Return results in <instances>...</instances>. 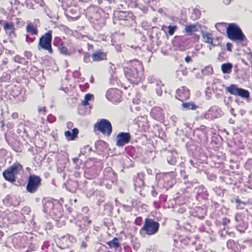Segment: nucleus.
I'll return each mask as SVG.
<instances>
[{
  "mask_svg": "<svg viewBox=\"0 0 252 252\" xmlns=\"http://www.w3.org/2000/svg\"><path fill=\"white\" fill-rule=\"evenodd\" d=\"M182 106L184 108H189L192 110L196 109V106L190 103H183Z\"/></svg>",
  "mask_w": 252,
  "mask_h": 252,
  "instance_id": "aec40b11",
  "label": "nucleus"
},
{
  "mask_svg": "<svg viewBox=\"0 0 252 252\" xmlns=\"http://www.w3.org/2000/svg\"><path fill=\"white\" fill-rule=\"evenodd\" d=\"M144 0V2L146 3H148L150 1V0Z\"/></svg>",
  "mask_w": 252,
  "mask_h": 252,
  "instance_id": "c756f323",
  "label": "nucleus"
},
{
  "mask_svg": "<svg viewBox=\"0 0 252 252\" xmlns=\"http://www.w3.org/2000/svg\"><path fill=\"white\" fill-rule=\"evenodd\" d=\"M191 60V58L190 57H187L186 58H185V61L187 63H189Z\"/></svg>",
  "mask_w": 252,
  "mask_h": 252,
  "instance_id": "cd10ccee",
  "label": "nucleus"
},
{
  "mask_svg": "<svg viewBox=\"0 0 252 252\" xmlns=\"http://www.w3.org/2000/svg\"><path fill=\"white\" fill-rule=\"evenodd\" d=\"M228 37L233 41H243L244 35L240 28L235 24H230L226 30Z\"/></svg>",
  "mask_w": 252,
  "mask_h": 252,
  "instance_id": "f257e3e1",
  "label": "nucleus"
},
{
  "mask_svg": "<svg viewBox=\"0 0 252 252\" xmlns=\"http://www.w3.org/2000/svg\"><path fill=\"white\" fill-rule=\"evenodd\" d=\"M3 175L6 180L11 183H13L15 180L14 175L9 168L3 172Z\"/></svg>",
  "mask_w": 252,
  "mask_h": 252,
  "instance_id": "f8f14e48",
  "label": "nucleus"
},
{
  "mask_svg": "<svg viewBox=\"0 0 252 252\" xmlns=\"http://www.w3.org/2000/svg\"><path fill=\"white\" fill-rule=\"evenodd\" d=\"M130 136L128 133H120L116 137V145L122 147L127 143L130 140Z\"/></svg>",
  "mask_w": 252,
  "mask_h": 252,
  "instance_id": "6e6552de",
  "label": "nucleus"
},
{
  "mask_svg": "<svg viewBox=\"0 0 252 252\" xmlns=\"http://www.w3.org/2000/svg\"><path fill=\"white\" fill-rule=\"evenodd\" d=\"M4 29L7 34L10 35L14 31V27L12 23L5 22L4 24Z\"/></svg>",
  "mask_w": 252,
  "mask_h": 252,
  "instance_id": "2eb2a0df",
  "label": "nucleus"
},
{
  "mask_svg": "<svg viewBox=\"0 0 252 252\" xmlns=\"http://www.w3.org/2000/svg\"><path fill=\"white\" fill-rule=\"evenodd\" d=\"M51 41L52 32L50 31L40 38L38 44V50H40L42 48L47 50L49 53H52Z\"/></svg>",
  "mask_w": 252,
  "mask_h": 252,
  "instance_id": "f03ea898",
  "label": "nucleus"
},
{
  "mask_svg": "<svg viewBox=\"0 0 252 252\" xmlns=\"http://www.w3.org/2000/svg\"><path fill=\"white\" fill-rule=\"evenodd\" d=\"M202 34L203 41L207 43L213 45V36L212 34L206 32H202Z\"/></svg>",
  "mask_w": 252,
  "mask_h": 252,
  "instance_id": "ddd939ff",
  "label": "nucleus"
},
{
  "mask_svg": "<svg viewBox=\"0 0 252 252\" xmlns=\"http://www.w3.org/2000/svg\"><path fill=\"white\" fill-rule=\"evenodd\" d=\"M158 228L159 224L158 222L151 219H147L142 227V230L145 231L147 234L151 235L156 233Z\"/></svg>",
  "mask_w": 252,
  "mask_h": 252,
  "instance_id": "7ed1b4c3",
  "label": "nucleus"
},
{
  "mask_svg": "<svg viewBox=\"0 0 252 252\" xmlns=\"http://www.w3.org/2000/svg\"><path fill=\"white\" fill-rule=\"evenodd\" d=\"M41 184L40 178L36 176H31L27 186V190L31 193L35 192Z\"/></svg>",
  "mask_w": 252,
  "mask_h": 252,
  "instance_id": "39448f33",
  "label": "nucleus"
},
{
  "mask_svg": "<svg viewBox=\"0 0 252 252\" xmlns=\"http://www.w3.org/2000/svg\"><path fill=\"white\" fill-rule=\"evenodd\" d=\"M226 48H227V49L229 51H231L232 48V44L230 43H227L226 44Z\"/></svg>",
  "mask_w": 252,
  "mask_h": 252,
  "instance_id": "393cba45",
  "label": "nucleus"
},
{
  "mask_svg": "<svg viewBox=\"0 0 252 252\" xmlns=\"http://www.w3.org/2000/svg\"><path fill=\"white\" fill-rule=\"evenodd\" d=\"M107 244L110 248H114L115 249L119 248L120 246L119 240L116 238H115L112 241L108 242Z\"/></svg>",
  "mask_w": 252,
  "mask_h": 252,
  "instance_id": "f3484780",
  "label": "nucleus"
},
{
  "mask_svg": "<svg viewBox=\"0 0 252 252\" xmlns=\"http://www.w3.org/2000/svg\"><path fill=\"white\" fill-rule=\"evenodd\" d=\"M121 92L116 89H110L106 94V97L108 99L113 102H117L121 99Z\"/></svg>",
  "mask_w": 252,
  "mask_h": 252,
  "instance_id": "0eeeda50",
  "label": "nucleus"
},
{
  "mask_svg": "<svg viewBox=\"0 0 252 252\" xmlns=\"http://www.w3.org/2000/svg\"><path fill=\"white\" fill-rule=\"evenodd\" d=\"M26 38H27V40L28 38V35L26 36Z\"/></svg>",
  "mask_w": 252,
  "mask_h": 252,
  "instance_id": "2f4dec72",
  "label": "nucleus"
},
{
  "mask_svg": "<svg viewBox=\"0 0 252 252\" xmlns=\"http://www.w3.org/2000/svg\"><path fill=\"white\" fill-rule=\"evenodd\" d=\"M92 57L94 61L99 62L103 60H105L106 55L105 53L99 50L94 53L92 55Z\"/></svg>",
  "mask_w": 252,
  "mask_h": 252,
  "instance_id": "1a4fd4ad",
  "label": "nucleus"
},
{
  "mask_svg": "<svg viewBox=\"0 0 252 252\" xmlns=\"http://www.w3.org/2000/svg\"><path fill=\"white\" fill-rule=\"evenodd\" d=\"M126 77L130 81L134 82L137 81V77L138 76L137 70L136 69L126 70L125 71Z\"/></svg>",
  "mask_w": 252,
  "mask_h": 252,
  "instance_id": "9d476101",
  "label": "nucleus"
},
{
  "mask_svg": "<svg viewBox=\"0 0 252 252\" xmlns=\"http://www.w3.org/2000/svg\"><path fill=\"white\" fill-rule=\"evenodd\" d=\"M156 111H162V109H161V108H158H158H154V109H152V114H155V112H156Z\"/></svg>",
  "mask_w": 252,
  "mask_h": 252,
  "instance_id": "a878e982",
  "label": "nucleus"
},
{
  "mask_svg": "<svg viewBox=\"0 0 252 252\" xmlns=\"http://www.w3.org/2000/svg\"><path fill=\"white\" fill-rule=\"evenodd\" d=\"M168 29L169 34L172 35L174 32L177 29V27L176 26H169L168 27Z\"/></svg>",
  "mask_w": 252,
  "mask_h": 252,
  "instance_id": "412c9836",
  "label": "nucleus"
},
{
  "mask_svg": "<svg viewBox=\"0 0 252 252\" xmlns=\"http://www.w3.org/2000/svg\"><path fill=\"white\" fill-rule=\"evenodd\" d=\"M185 31L187 33H191V32L196 31V27L193 25L186 26L185 28Z\"/></svg>",
  "mask_w": 252,
  "mask_h": 252,
  "instance_id": "6ab92c4d",
  "label": "nucleus"
},
{
  "mask_svg": "<svg viewBox=\"0 0 252 252\" xmlns=\"http://www.w3.org/2000/svg\"><path fill=\"white\" fill-rule=\"evenodd\" d=\"M227 91L231 94L238 95L243 98H248L250 96L248 91L239 88L236 85H231L226 88Z\"/></svg>",
  "mask_w": 252,
  "mask_h": 252,
  "instance_id": "423d86ee",
  "label": "nucleus"
},
{
  "mask_svg": "<svg viewBox=\"0 0 252 252\" xmlns=\"http://www.w3.org/2000/svg\"><path fill=\"white\" fill-rule=\"evenodd\" d=\"M78 130L77 128H74L72 130V134L69 131H66L64 132L65 137L69 140H74L75 136L78 133Z\"/></svg>",
  "mask_w": 252,
  "mask_h": 252,
  "instance_id": "4468645a",
  "label": "nucleus"
},
{
  "mask_svg": "<svg viewBox=\"0 0 252 252\" xmlns=\"http://www.w3.org/2000/svg\"><path fill=\"white\" fill-rule=\"evenodd\" d=\"M95 128L103 134L109 136L112 132V126L110 123L107 120L102 119L95 125Z\"/></svg>",
  "mask_w": 252,
  "mask_h": 252,
  "instance_id": "20e7f679",
  "label": "nucleus"
},
{
  "mask_svg": "<svg viewBox=\"0 0 252 252\" xmlns=\"http://www.w3.org/2000/svg\"><path fill=\"white\" fill-rule=\"evenodd\" d=\"M67 127L69 128V127H70L72 126V123H70V122L68 123H67Z\"/></svg>",
  "mask_w": 252,
  "mask_h": 252,
  "instance_id": "c85d7f7f",
  "label": "nucleus"
},
{
  "mask_svg": "<svg viewBox=\"0 0 252 252\" xmlns=\"http://www.w3.org/2000/svg\"><path fill=\"white\" fill-rule=\"evenodd\" d=\"M60 52L62 54L66 55H68V52L66 48H65V47H62L60 49Z\"/></svg>",
  "mask_w": 252,
  "mask_h": 252,
  "instance_id": "4be33fe9",
  "label": "nucleus"
},
{
  "mask_svg": "<svg viewBox=\"0 0 252 252\" xmlns=\"http://www.w3.org/2000/svg\"><path fill=\"white\" fill-rule=\"evenodd\" d=\"M93 96V95L92 94H87L85 95L84 99L89 101L92 99Z\"/></svg>",
  "mask_w": 252,
  "mask_h": 252,
  "instance_id": "5701e85b",
  "label": "nucleus"
},
{
  "mask_svg": "<svg viewBox=\"0 0 252 252\" xmlns=\"http://www.w3.org/2000/svg\"><path fill=\"white\" fill-rule=\"evenodd\" d=\"M26 30L27 32H30L33 34H37V30L31 24L28 25L26 27Z\"/></svg>",
  "mask_w": 252,
  "mask_h": 252,
  "instance_id": "a211bd4d",
  "label": "nucleus"
},
{
  "mask_svg": "<svg viewBox=\"0 0 252 252\" xmlns=\"http://www.w3.org/2000/svg\"><path fill=\"white\" fill-rule=\"evenodd\" d=\"M90 58L89 55H85L84 57V61L85 63H88L90 62Z\"/></svg>",
  "mask_w": 252,
  "mask_h": 252,
  "instance_id": "b1692460",
  "label": "nucleus"
},
{
  "mask_svg": "<svg viewBox=\"0 0 252 252\" xmlns=\"http://www.w3.org/2000/svg\"><path fill=\"white\" fill-rule=\"evenodd\" d=\"M12 117L14 118H15L17 117V115L16 114H13L12 115Z\"/></svg>",
  "mask_w": 252,
  "mask_h": 252,
  "instance_id": "7c9ffc66",
  "label": "nucleus"
},
{
  "mask_svg": "<svg viewBox=\"0 0 252 252\" xmlns=\"http://www.w3.org/2000/svg\"><path fill=\"white\" fill-rule=\"evenodd\" d=\"M88 101L86 100L85 99H84V100H83L82 102V103L83 105L84 106H86L88 105Z\"/></svg>",
  "mask_w": 252,
  "mask_h": 252,
  "instance_id": "bb28decb",
  "label": "nucleus"
},
{
  "mask_svg": "<svg viewBox=\"0 0 252 252\" xmlns=\"http://www.w3.org/2000/svg\"><path fill=\"white\" fill-rule=\"evenodd\" d=\"M8 168L12 172L15 177L17 174H20L23 170L22 166L18 163H15L14 165L9 167Z\"/></svg>",
  "mask_w": 252,
  "mask_h": 252,
  "instance_id": "9b49d317",
  "label": "nucleus"
},
{
  "mask_svg": "<svg viewBox=\"0 0 252 252\" xmlns=\"http://www.w3.org/2000/svg\"><path fill=\"white\" fill-rule=\"evenodd\" d=\"M232 68L230 63H223L221 66V71L223 73H229Z\"/></svg>",
  "mask_w": 252,
  "mask_h": 252,
  "instance_id": "dca6fc26",
  "label": "nucleus"
}]
</instances>
